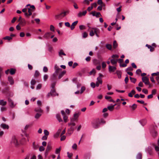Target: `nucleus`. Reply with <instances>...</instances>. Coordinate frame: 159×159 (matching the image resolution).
<instances>
[{"instance_id":"f257e3e1","label":"nucleus","mask_w":159,"mask_h":159,"mask_svg":"<svg viewBox=\"0 0 159 159\" xmlns=\"http://www.w3.org/2000/svg\"><path fill=\"white\" fill-rule=\"evenodd\" d=\"M92 127L95 129H97L100 127V120L99 118L93 120L91 122Z\"/></svg>"},{"instance_id":"f03ea898","label":"nucleus","mask_w":159,"mask_h":159,"mask_svg":"<svg viewBox=\"0 0 159 159\" xmlns=\"http://www.w3.org/2000/svg\"><path fill=\"white\" fill-rule=\"evenodd\" d=\"M119 57V56L117 54L112 55L111 56L112 59L110 61L111 63L113 65H116L117 63V58Z\"/></svg>"},{"instance_id":"7ed1b4c3","label":"nucleus","mask_w":159,"mask_h":159,"mask_svg":"<svg viewBox=\"0 0 159 159\" xmlns=\"http://www.w3.org/2000/svg\"><path fill=\"white\" fill-rule=\"evenodd\" d=\"M68 13V11H65L61 13L56 15L55 16V18L56 20H60L62 19L63 17L65 16L67 13Z\"/></svg>"},{"instance_id":"20e7f679","label":"nucleus","mask_w":159,"mask_h":159,"mask_svg":"<svg viewBox=\"0 0 159 159\" xmlns=\"http://www.w3.org/2000/svg\"><path fill=\"white\" fill-rule=\"evenodd\" d=\"M11 143H13L16 146H17L19 144L17 139L15 136L12 137Z\"/></svg>"},{"instance_id":"39448f33","label":"nucleus","mask_w":159,"mask_h":159,"mask_svg":"<svg viewBox=\"0 0 159 159\" xmlns=\"http://www.w3.org/2000/svg\"><path fill=\"white\" fill-rule=\"evenodd\" d=\"M151 134L153 137H155L157 135V132L155 129V127L153 126L151 130Z\"/></svg>"},{"instance_id":"423d86ee","label":"nucleus","mask_w":159,"mask_h":159,"mask_svg":"<svg viewBox=\"0 0 159 159\" xmlns=\"http://www.w3.org/2000/svg\"><path fill=\"white\" fill-rule=\"evenodd\" d=\"M118 62L120 63V66L121 67H125L127 66V65L125 64H121V63L123 62V60L121 59H118L117 58V62Z\"/></svg>"},{"instance_id":"0eeeda50","label":"nucleus","mask_w":159,"mask_h":159,"mask_svg":"<svg viewBox=\"0 0 159 159\" xmlns=\"http://www.w3.org/2000/svg\"><path fill=\"white\" fill-rule=\"evenodd\" d=\"M54 68L55 70V71L54 73H55L56 75H58V73L60 71L62 70V69L61 68H59L57 64L55 65Z\"/></svg>"},{"instance_id":"6e6552de","label":"nucleus","mask_w":159,"mask_h":159,"mask_svg":"<svg viewBox=\"0 0 159 159\" xmlns=\"http://www.w3.org/2000/svg\"><path fill=\"white\" fill-rule=\"evenodd\" d=\"M142 80L143 82H144L145 84L147 85L149 84V79L146 76L143 77L142 78Z\"/></svg>"},{"instance_id":"1a4fd4ad","label":"nucleus","mask_w":159,"mask_h":159,"mask_svg":"<svg viewBox=\"0 0 159 159\" xmlns=\"http://www.w3.org/2000/svg\"><path fill=\"white\" fill-rule=\"evenodd\" d=\"M87 13V11L85 10L83 12H80L77 14V16L79 17H81L82 16H85Z\"/></svg>"},{"instance_id":"9d476101","label":"nucleus","mask_w":159,"mask_h":159,"mask_svg":"<svg viewBox=\"0 0 159 159\" xmlns=\"http://www.w3.org/2000/svg\"><path fill=\"white\" fill-rule=\"evenodd\" d=\"M51 95L52 96H55L56 95L58 96V94L56 92L55 89H52L50 92Z\"/></svg>"},{"instance_id":"9b49d317","label":"nucleus","mask_w":159,"mask_h":159,"mask_svg":"<svg viewBox=\"0 0 159 159\" xmlns=\"http://www.w3.org/2000/svg\"><path fill=\"white\" fill-rule=\"evenodd\" d=\"M57 75H56L55 73H53L52 75L50 77V79L51 81L52 82L57 81Z\"/></svg>"},{"instance_id":"f8f14e48","label":"nucleus","mask_w":159,"mask_h":159,"mask_svg":"<svg viewBox=\"0 0 159 159\" xmlns=\"http://www.w3.org/2000/svg\"><path fill=\"white\" fill-rule=\"evenodd\" d=\"M93 29L94 30V32L96 36L98 37H100L99 34L100 31V30L97 28H94Z\"/></svg>"},{"instance_id":"ddd939ff","label":"nucleus","mask_w":159,"mask_h":159,"mask_svg":"<svg viewBox=\"0 0 159 159\" xmlns=\"http://www.w3.org/2000/svg\"><path fill=\"white\" fill-rule=\"evenodd\" d=\"M51 34L52 33L50 32H46L43 35V37L47 39H49Z\"/></svg>"},{"instance_id":"4468645a","label":"nucleus","mask_w":159,"mask_h":159,"mask_svg":"<svg viewBox=\"0 0 159 159\" xmlns=\"http://www.w3.org/2000/svg\"><path fill=\"white\" fill-rule=\"evenodd\" d=\"M85 71L86 69L85 68H84L82 69L80 71L78 72L79 75L80 77H81L85 73Z\"/></svg>"},{"instance_id":"2eb2a0df","label":"nucleus","mask_w":159,"mask_h":159,"mask_svg":"<svg viewBox=\"0 0 159 159\" xmlns=\"http://www.w3.org/2000/svg\"><path fill=\"white\" fill-rule=\"evenodd\" d=\"M97 81L96 82L95 84L96 86L98 87L99 86V84H102V81L101 79H99V77H98L97 78Z\"/></svg>"},{"instance_id":"dca6fc26","label":"nucleus","mask_w":159,"mask_h":159,"mask_svg":"<svg viewBox=\"0 0 159 159\" xmlns=\"http://www.w3.org/2000/svg\"><path fill=\"white\" fill-rule=\"evenodd\" d=\"M152 148L151 147H149L146 149V152L150 155H152Z\"/></svg>"},{"instance_id":"f3484780","label":"nucleus","mask_w":159,"mask_h":159,"mask_svg":"<svg viewBox=\"0 0 159 159\" xmlns=\"http://www.w3.org/2000/svg\"><path fill=\"white\" fill-rule=\"evenodd\" d=\"M8 101L10 104V106L11 108L15 107V105L14 104L13 101L10 98H8Z\"/></svg>"},{"instance_id":"a211bd4d","label":"nucleus","mask_w":159,"mask_h":159,"mask_svg":"<svg viewBox=\"0 0 159 159\" xmlns=\"http://www.w3.org/2000/svg\"><path fill=\"white\" fill-rule=\"evenodd\" d=\"M101 61L100 60L96 59H94L93 60V64L96 65H100Z\"/></svg>"},{"instance_id":"6ab92c4d","label":"nucleus","mask_w":159,"mask_h":159,"mask_svg":"<svg viewBox=\"0 0 159 159\" xmlns=\"http://www.w3.org/2000/svg\"><path fill=\"white\" fill-rule=\"evenodd\" d=\"M116 69L115 66H111L110 65L109 66V70L110 72H113Z\"/></svg>"},{"instance_id":"aec40b11","label":"nucleus","mask_w":159,"mask_h":159,"mask_svg":"<svg viewBox=\"0 0 159 159\" xmlns=\"http://www.w3.org/2000/svg\"><path fill=\"white\" fill-rule=\"evenodd\" d=\"M8 80L11 85H13L14 84V81L13 78L11 76H8Z\"/></svg>"},{"instance_id":"412c9836","label":"nucleus","mask_w":159,"mask_h":159,"mask_svg":"<svg viewBox=\"0 0 159 159\" xmlns=\"http://www.w3.org/2000/svg\"><path fill=\"white\" fill-rule=\"evenodd\" d=\"M78 23V21H76L73 22L71 25L70 26V29L71 30H73Z\"/></svg>"},{"instance_id":"4be33fe9","label":"nucleus","mask_w":159,"mask_h":159,"mask_svg":"<svg viewBox=\"0 0 159 159\" xmlns=\"http://www.w3.org/2000/svg\"><path fill=\"white\" fill-rule=\"evenodd\" d=\"M28 12H33L35 10V8L34 5H32L30 6V8H28Z\"/></svg>"},{"instance_id":"5701e85b","label":"nucleus","mask_w":159,"mask_h":159,"mask_svg":"<svg viewBox=\"0 0 159 159\" xmlns=\"http://www.w3.org/2000/svg\"><path fill=\"white\" fill-rule=\"evenodd\" d=\"M1 127L4 129H8L9 128V126L8 125L4 123H2L1 124Z\"/></svg>"},{"instance_id":"b1692460","label":"nucleus","mask_w":159,"mask_h":159,"mask_svg":"<svg viewBox=\"0 0 159 159\" xmlns=\"http://www.w3.org/2000/svg\"><path fill=\"white\" fill-rule=\"evenodd\" d=\"M9 89V87H6L2 90V92L3 93H7Z\"/></svg>"},{"instance_id":"393cba45","label":"nucleus","mask_w":159,"mask_h":159,"mask_svg":"<svg viewBox=\"0 0 159 159\" xmlns=\"http://www.w3.org/2000/svg\"><path fill=\"white\" fill-rule=\"evenodd\" d=\"M116 104H115L114 105L109 106L107 107V109H108L110 111H112L114 109V106H116Z\"/></svg>"},{"instance_id":"a878e982","label":"nucleus","mask_w":159,"mask_h":159,"mask_svg":"<svg viewBox=\"0 0 159 159\" xmlns=\"http://www.w3.org/2000/svg\"><path fill=\"white\" fill-rule=\"evenodd\" d=\"M19 23V25H20L22 26H24L26 24V22L25 20L24 19H23L22 20L20 21Z\"/></svg>"},{"instance_id":"bb28decb","label":"nucleus","mask_w":159,"mask_h":159,"mask_svg":"<svg viewBox=\"0 0 159 159\" xmlns=\"http://www.w3.org/2000/svg\"><path fill=\"white\" fill-rule=\"evenodd\" d=\"M116 73L118 76V78L120 79L121 77V72L120 70H117L116 71Z\"/></svg>"},{"instance_id":"cd10ccee","label":"nucleus","mask_w":159,"mask_h":159,"mask_svg":"<svg viewBox=\"0 0 159 159\" xmlns=\"http://www.w3.org/2000/svg\"><path fill=\"white\" fill-rule=\"evenodd\" d=\"M136 92L134 90H132L131 92L128 94V96L130 97H132L133 96V95Z\"/></svg>"},{"instance_id":"c85d7f7f","label":"nucleus","mask_w":159,"mask_h":159,"mask_svg":"<svg viewBox=\"0 0 159 159\" xmlns=\"http://www.w3.org/2000/svg\"><path fill=\"white\" fill-rule=\"evenodd\" d=\"M62 55L64 56H66V54L64 52L63 50L62 49H61L60 50L59 52V56L60 57H61Z\"/></svg>"},{"instance_id":"c756f323","label":"nucleus","mask_w":159,"mask_h":159,"mask_svg":"<svg viewBox=\"0 0 159 159\" xmlns=\"http://www.w3.org/2000/svg\"><path fill=\"white\" fill-rule=\"evenodd\" d=\"M10 73L11 75H14L16 72V70L13 68H11L10 70Z\"/></svg>"},{"instance_id":"7c9ffc66","label":"nucleus","mask_w":159,"mask_h":159,"mask_svg":"<svg viewBox=\"0 0 159 159\" xmlns=\"http://www.w3.org/2000/svg\"><path fill=\"white\" fill-rule=\"evenodd\" d=\"M7 103V102L6 101H4L3 100H0V105L2 106H5Z\"/></svg>"},{"instance_id":"2f4dec72","label":"nucleus","mask_w":159,"mask_h":159,"mask_svg":"<svg viewBox=\"0 0 159 159\" xmlns=\"http://www.w3.org/2000/svg\"><path fill=\"white\" fill-rule=\"evenodd\" d=\"M35 111L37 112H39L40 113H42L43 111L40 107L36 108L34 109Z\"/></svg>"},{"instance_id":"473e14b6","label":"nucleus","mask_w":159,"mask_h":159,"mask_svg":"<svg viewBox=\"0 0 159 159\" xmlns=\"http://www.w3.org/2000/svg\"><path fill=\"white\" fill-rule=\"evenodd\" d=\"M66 73V71L65 70H64L58 76V79H60L61 77H63V76Z\"/></svg>"},{"instance_id":"72a5a7b5","label":"nucleus","mask_w":159,"mask_h":159,"mask_svg":"<svg viewBox=\"0 0 159 159\" xmlns=\"http://www.w3.org/2000/svg\"><path fill=\"white\" fill-rule=\"evenodd\" d=\"M31 126H32V125L31 124L26 125H25V127L24 131L23 132L24 133V132H26V131L27 130V129L29 128L30 127H31Z\"/></svg>"},{"instance_id":"f704fd0d","label":"nucleus","mask_w":159,"mask_h":159,"mask_svg":"<svg viewBox=\"0 0 159 159\" xmlns=\"http://www.w3.org/2000/svg\"><path fill=\"white\" fill-rule=\"evenodd\" d=\"M140 123L142 126L144 125L147 122V121L145 119H143L140 121Z\"/></svg>"},{"instance_id":"c9c22d12","label":"nucleus","mask_w":159,"mask_h":159,"mask_svg":"<svg viewBox=\"0 0 159 159\" xmlns=\"http://www.w3.org/2000/svg\"><path fill=\"white\" fill-rule=\"evenodd\" d=\"M148 48L150 49V51L151 52H153L154 50V48L152 47L151 46L147 44L146 45Z\"/></svg>"},{"instance_id":"e433bc0d","label":"nucleus","mask_w":159,"mask_h":159,"mask_svg":"<svg viewBox=\"0 0 159 159\" xmlns=\"http://www.w3.org/2000/svg\"><path fill=\"white\" fill-rule=\"evenodd\" d=\"M56 117L59 122H61L62 121V120L61 118L60 115L59 114H57Z\"/></svg>"},{"instance_id":"4c0bfd02","label":"nucleus","mask_w":159,"mask_h":159,"mask_svg":"<svg viewBox=\"0 0 159 159\" xmlns=\"http://www.w3.org/2000/svg\"><path fill=\"white\" fill-rule=\"evenodd\" d=\"M12 37L9 36H6L3 38V39L4 40H7L9 41H10L12 39Z\"/></svg>"},{"instance_id":"58836bf2","label":"nucleus","mask_w":159,"mask_h":159,"mask_svg":"<svg viewBox=\"0 0 159 159\" xmlns=\"http://www.w3.org/2000/svg\"><path fill=\"white\" fill-rule=\"evenodd\" d=\"M94 28H92L90 31L89 35L91 36H93L95 34V33L94 32V30L93 29Z\"/></svg>"},{"instance_id":"ea45409f","label":"nucleus","mask_w":159,"mask_h":159,"mask_svg":"<svg viewBox=\"0 0 159 159\" xmlns=\"http://www.w3.org/2000/svg\"><path fill=\"white\" fill-rule=\"evenodd\" d=\"M129 107L132 108L133 110H134L137 107V105L135 104H134L132 106H130Z\"/></svg>"},{"instance_id":"a19ab883","label":"nucleus","mask_w":159,"mask_h":159,"mask_svg":"<svg viewBox=\"0 0 159 159\" xmlns=\"http://www.w3.org/2000/svg\"><path fill=\"white\" fill-rule=\"evenodd\" d=\"M113 48H116L118 46V44L117 43L116 41V40H114L113 42Z\"/></svg>"},{"instance_id":"79ce46f5","label":"nucleus","mask_w":159,"mask_h":159,"mask_svg":"<svg viewBox=\"0 0 159 159\" xmlns=\"http://www.w3.org/2000/svg\"><path fill=\"white\" fill-rule=\"evenodd\" d=\"M33 147L34 149L36 150L38 148L39 145H36L35 142H34L33 143Z\"/></svg>"},{"instance_id":"37998d69","label":"nucleus","mask_w":159,"mask_h":159,"mask_svg":"<svg viewBox=\"0 0 159 159\" xmlns=\"http://www.w3.org/2000/svg\"><path fill=\"white\" fill-rule=\"evenodd\" d=\"M106 48L109 50H111L112 49V46L110 44H107L106 45Z\"/></svg>"},{"instance_id":"c03bdc74","label":"nucleus","mask_w":159,"mask_h":159,"mask_svg":"<svg viewBox=\"0 0 159 159\" xmlns=\"http://www.w3.org/2000/svg\"><path fill=\"white\" fill-rule=\"evenodd\" d=\"M40 74L38 70H36L35 73L34 74V77H38L40 75Z\"/></svg>"},{"instance_id":"a18cd8bd","label":"nucleus","mask_w":159,"mask_h":159,"mask_svg":"<svg viewBox=\"0 0 159 159\" xmlns=\"http://www.w3.org/2000/svg\"><path fill=\"white\" fill-rule=\"evenodd\" d=\"M61 131V129H59L57 133L54 135V137H57L59 136L60 133Z\"/></svg>"},{"instance_id":"49530a36","label":"nucleus","mask_w":159,"mask_h":159,"mask_svg":"<svg viewBox=\"0 0 159 159\" xmlns=\"http://www.w3.org/2000/svg\"><path fill=\"white\" fill-rule=\"evenodd\" d=\"M56 81L52 82L51 86L52 89H55L54 88L56 84Z\"/></svg>"},{"instance_id":"de8ad7c7","label":"nucleus","mask_w":159,"mask_h":159,"mask_svg":"<svg viewBox=\"0 0 159 159\" xmlns=\"http://www.w3.org/2000/svg\"><path fill=\"white\" fill-rule=\"evenodd\" d=\"M129 78H130V79L131 80V81L134 83H135L136 81V79L135 78H132V77H129Z\"/></svg>"},{"instance_id":"09e8293b","label":"nucleus","mask_w":159,"mask_h":159,"mask_svg":"<svg viewBox=\"0 0 159 159\" xmlns=\"http://www.w3.org/2000/svg\"><path fill=\"white\" fill-rule=\"evenodd\" d=\"M61 150V148L60 147L58 148H57L56 150L55 153L57 154H60V153Z\"/></svg>"},{"instance_id":"8fccbe9b","label":"nucleus","mask_w":159,"mask_h":159,"mask_svg":"<svg viewBox=\"0 0 159 159\" xmlns=\"http://www.w3.org/2000/svg\"><path fill=\"white\" fill-rule=\"evenodd\" d=\"M152 145L155 148V149L156 151H159V147L157 146L155 144H153Z\"/></svg>"},{"instance_id":"3c124183","label":"nucleus","mask_w":159,"mask_h":159,"mask_svg":"<svg viewBox=\"0 0 159 159\" xmlns=\"http://www.w3.org/2000/svg\"><path fill=\"white\" fill-rule=\"evenodd\" d=\"M80 112L76 113L74 115V117L76 118V119H77V118L80 115Z\"/></svg>"},{"instance_id":"603ef678","label":"nucleus","mask_w":159,"mask_h":159,"mask_svg":"<svg viewBox=\"0 0 159 159\" xmlns=\"http://www.w3.org/2000/svg\"><path fill=\"white\" fill-rule=\"evenodd\" d=\"M96 73V70L94 69H93L89 73V74L90 75L92 74L95 75Z\"/></svg>"},{"instance_id":"864d4df0","label":"nucleus","mask_w":159,"mask_h":159,"mask_svg":"<svg viewBox=\"0 0 159 159\" xmlns=\"http://www.w3.org/2000/svg\"><path fill=\"white\" fill-rule=\"evenodd\" d=\"M142 155L141 153H139L138 154L137 156V159H142Z\"/></svg>"},{"instance_id":"5fc2aeb1","label":"nucleus","mask_w":159,"mask_h":159,"mask_svg":"<svg viewBox=\"0 0 159 159\" xmlns=\"http://www.w3.org/2000/svg\"><path fill=\"white\" fill-rule=\"evenodd\" d=\"M51 148L52 147L51 145L49 144H48L46 150L48 151H49L51 150Z\"/></svg>"},{"instance_id":"6e6d98bb","label":"nucleus","mask_w":159,"mask_h":159,"mask_svg":"<svg viewBox=\"0 0 159 159\" xmlns=\"http://www.w3.org/2000/svg\"><path fill=\"white\" fill-rule=\"evenodd\" d=\"M48 76L47 74H45L43 76V80L44 81H46L48 79Z\"/></svg>"},{"instance_id":"4d7b16f0","label":"nucleus","mask_w":159,"mask_h":159,"mask_svg":"<svg viewBox=\"0 0 159 159\" xmlns=\"http://www.w3.org/2000/svg\"><path fill=\"white\" fill-rule=\"evenodd\" d=\"M41 114H40L39 113H36V115L35 116V118L36 119H38L41 116Z\"/></svg>"},{"instance_id":"13d9d810","label":"nucleus","mask_w":159,"mask_h":159,"mask_svg":"<svg viewBox=\"0 0 159 159\" xmlns=\"http://www.w3.org/2000/svg\"><path fill=\"white\" fill-rule=\"evenodd\" d=\"M106 122V121L102 118L100 120V124H105Z\"/></svg>"},{"instance_id":"bf43d9fd","label":"nucleus","mask_w":159,"mask_h":159,"mask_svg":"<svg viewBox=\"0 0 159 159\" xmlns=\"http://www.w3.org/2000/svg\"><path fill=\"white\" fill-rule=\"evenodd\" d=\"M29 12L28 14L27 13H25V16L27 17L30 16L32 14V12Z\"/></svg>"},{"instance_id":"052dcab7","label":"nucleus","mask_w":159,"mask_h":159,"mask_svg":"<svg viewBox=\"0 0 159 159\" xmlns=\"http://www.w3.org/2000/svg\"><path fill=\"white\" fill-rule=\"evenodd\" d=\"M85 90V88L84 86L81 87V92H80V94H82L83 93L84 91Z\"/></svg>"},{"instance_id":"680f3d73","label":"nucleus","mask_w":159,"mask_h":159,"mask_svg":"<svg viewBox=\"0 0 159 159\" xmlns=\"http://www.w3.org/2000/svg\"><path fill=\"white\" fill-rule=\"evenodd\" d=\"M126 75L127 76L125 78V83L126 84H127L128 82V81H129V78H128V76L127 75Z\"/></svg>"},{"instance_id":"e2e57ef3","label":"nucleus","mask_w":159,"mask_h":159,"mask_svg":"<svg viewBox=\"0 0 159 159\" xmlns=\"http://www.w3.org/2000/svg\"><path fill=\"white\" fill-rule=\"evenodd\" d=\"M95 16H96V17H98L99 16H101L102 15L100 12H96V15H95Z\"/></svg>"},{"instance_id":"0e129e2a","label":"nucleus","mask_w":159,"mask_h":159,"mask_svg":"<svg viewBox=\"0 0 159 159\" xmlns=\"http://www.w3.org/2000/svg\"><path fill=\"white\" fill-rule=\"evenodd\" d=\"M36 83V81L34 79H33L32 80L31 82V84L32 85H35Z\"/></svg>"},{"instance_id":"69168bd1","label":"nucleus","mask_w":159,"mask_h":159,"mask_svg":"<svg viewBox=\"0 0 159 159\" xmlns=\"http://www.w3.org/2000/svg\"><path fill=\"white\" fill-rule=\"evenodd\" d=\"M44 132L45 135L47 136L49 134V132L47 130H44Z\"/></svg>"},{"instance_id":"338daca9","label":"nucleus","mask_w":159,"mask_h":159,"mask_svg":"<svg viewBox=\"0 0 159 159\" xmlns=\"http://www.w3.org/2000/svg\"><path fill=\"white\" fill-rule=\"evenodd\" d=\"M133 68L131 67L130 66L129 67H128L126 70V71H132L133 70Z\"/></svg>"},{"instance_id":"774afa93","label":"nucleus","mask_w":159,"mask_h":159,"mask_svg":"<svg viewBox=\"0 0 159 159\" xmlns=\"http://www.w3.org/2000/svg\"><path fill=\"white\" fill-rule=\"evenodd\" d=\"M50 30L52 31H54V27L53 25H51L50 26Z\"/></svg>"}]
</instances>
